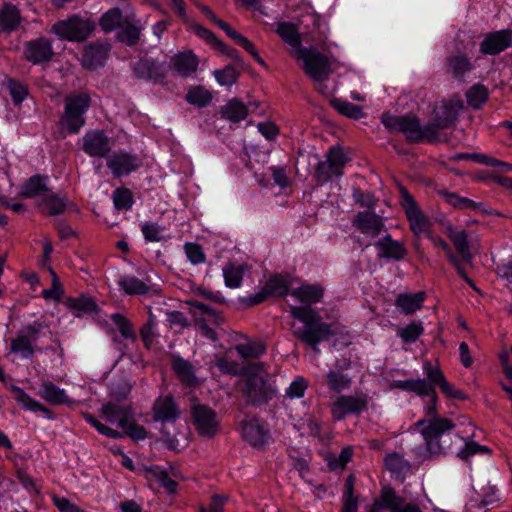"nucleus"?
Returning <instances> with one entry per match:
<instances>
[{"label": "nucleus", "instance_id": "1", "mask_svg": "<svg viewBox=\"0 0 512 512\" xmlns=\"http://www.w3.org/2000/svg\"><path fill=\"white\" fill-rule=\"evenodd\" d=\"M291 295L306 304V306H294L290 309L291 316L303 324L298 327L293 323L292 334L315 352H319V343L329 340L334 335L331 324L324 322L318 311L310 307L311 304L321 301L324 289L319 284H305L294 289Z\"/></svg>", "mask_w": 512, "mask_h": 512}, {"label": "nucleus", "instance_id": "2", "mask_svg": "<svg viewBox=\"0 0 512 512\" xmlns=\"http://www.w3.org/2000/svg\"><path fill=\"white\" fill-rule=\"evenodd\" d=\"M404 391L429 398L428 404L424 408L425 416L428 419H420L413 424L411 429L421 433L426 449L430 454L445 453V448L441 445L440 439L445 432L452 430L455 425L447 418L437 417L438 395L436 390L427 384L426 379H408L405 380Z\"/></svg>", "mask_w": 512, "mask_h": 512}, {"label": "nucleus", "instance_id": "3", "mask_svg": "<svg viewBox=\"0 0 512 512\" xmlns=\"http://www.w3.org/2000/svg\"><path fill=\"white\" fill-rule=\"evenodd\" d=\"M381 122L387 130L403 133L406 140L412 143H434L439 140L435 127L429 124L422 126L415 115L396 116L386 113L382 115Z\"/></svg>", "mask_w": 512, "mask_h": 512}, {"label": "nucleus", "instance_id": "4", "mask_svg": "<svg viewBox=\"0 0 512 512\" xmlns=\"http://www.w3.org/2000/svg\"><path fill=\"white\" fill-rule=\"evenodd\" d=\"M91 106L87 92H73L64 99V111L59 119V129L64 135L77 134L85 126V114Z\"/></svg>", "mask_w": 512, "mask_h": 512}, {"label": "nucleus", "instance_id": "5", "mask_svg": "<svg viewBox=\"0 0 512 512\" xmlns=\"http://www.w3.org/2000/svg\"><path fill=\"white\" fill-rule=\"evenodd\" d=\"M295 57L302 61V68L307 76L319 85L317 90L321 93H325L324 88H322V83L327 80L332 73L329 58L312 46L298 48V50L295 51Z\"/></svg>", "mask_w": 512, "mask_h": 512}, {"label": "nucleus", "instance_id": "6", "mask_svg": "<svg viewBox=\"0 0 512 512\" xmlns=\"http://www.w3.org/2000/svg\"><path fill=\"white\" fill-rule=\"evenodd\" d=\"M46 327L47 325L40 321H33L22 326L16 336L10 340V352L23 359L32 358L40 350L37 347V341L41 331Z\"/></svg>", "mask_w": 512, "mask_h": 512}, {"label": "nucleus", "instance_id": "7", "mask_svg": "<svg viewBox=\"0 0 512 512\" xmlns=\"http://www.w3.org/2000/svg\"><path fill=\"white\" fill-rule=\"evenodd\" d=\"M400 205L403 208L409 223V229L415 238H421L428 235L433 223L423 212L412 194H401Z\"/></svg>", "mask_w": 512, "mask_h": 512}, {"label": "nucleus", "instance_id": "8", "mask_svg": "<svg viewBox=\"0 0 512 512\" xmlns=\"http://www.w3.org/2000/svg\"><path fill=\"white\" fill-rule=\"evenodd\" d=\"M369 397L360 392L353 395H340L330 404L331 417L334 421H342L348 415H360L367 410Z\"/></svg>", "mask_w": 512, "mask_h": 512}, {"label": "nucleus", "instance_id": "9", "mask_svg": "<svg viewBox=\"0 0 512 512\" xmlns=\"http://www.w3.org/2000/svg\"><path fill=\"white\" fill-rule=\"evenodd\" d=\"M191 419L197 433L205 438H213L219 431L217 413L208 405L196 403L191 407Z\"/></svg>", "mask_w": 512, "mask_h": 512}, {"label": "nucleus", "instance_id": "10", "mask_svg": "<svg viewBox=\"0 0 512 512\" xmlns=\"http://www.w3.org/2000/svg\"><path fill=\"white\" fill-rule=\"evenodd\" d=\"M383 509H389L390 512H422L417 504L405 503V499L397 495L389 485L381 488L379 499L374 501L368 512H381Z\"/></svg>", "mask_w": 512, "mask_h": 512}, {"label": "nucleus", "instance_id": "11", "mask_svg": "<svg viewBox=\"0 0 512 512\" xmlns=\"http://www.w3.org/2000/svg\"><path fill=\"white\" fill-rule=\"evenodd\" d=\"M347 157L340 147H331L326 155V160L318 163L315 176L319 183H325L343 174V168Z\"/></svg>", "mask_w": 512, "mask_h": 512}, {"label": "nucleus", "instance_id": "12", "mask_svg": "<svg viewBox=\"0 0 512 512\" xmlns=\"http://www.w3.org/2000/svg\"><path fill=\"white\" fill-rule=\"evenodd\" d=\"M93 30V25L86 20L79 17H72L68 20H63L55 23L51 32L57 35L60 39L68 41H82L85 40Z\"/></svg>", "mask_w": 512, "mask_h": 512}, {"label": "nucleus", "instance_id": "13", "mask_svg": "<svg viewBox=\"0 0 512 512\" xmlns=\"http://www.w3.org/2000/svg\"><path fill=\"white\" fill-rule=\"evenodd\" d=\"M463 108V101L459 98H450L439 102L434 107L433 122L429 126L435 127L438 133L440 129L452 127Z\"/></svg>", "mask_w": 512, "mask_h": 512}, {"label": "nucleus", "instance_id": "14", "mask_svg": "<svg viewBox=\"0 0 512 512\" xmlns=\"http://www.w3.org/2000/svg\"><path fill=\"white\" fill-rule=\"evenodd\" d=\"M242 438L254 447L264 446L269 439L266 423L257 416L246 414L239 422Z\"/></svg>", "mask_w": 512, "mask_h": 512}, {"label": "nucleus", "instance_id": "15", "mask_svg": "<svg viewBox=\"0 0 512 512\" xmlns=\"http://www.w3.org/2000/svg\"><path fill=\"white\" fill-rule=\"evenodd\" d=\"M290 283L282 275L271 276L255 294L249 295L245 301L248 305L254 306L266 301L269 297H284L289 293Z\"/></svg>", "mask_w": 512, "mask_h": 512}, {"label": "nucleus", "instance_id": "16", "mask_svg": "<svg viewBox=\"0 0 512 512\" xmlns=\"http://www.w3.org/2000/svg\"><path fill=\"white\" fill-rule=\"evenodd\" d=\"M243 393L247 403L251 406H262L268 403L275 395L273 388L261 376H251L247 379Z\"/></svg>", "mask_w": 512, "mask_h": 512}, {"label": "nucleus", "instance_id": "17", "mask_svg": "<svg viewBox=\"0 0 512 512\" xmlns=\"http://www.w3.org/2000/svg\"><path fill=\"white\" fill-rule=\"evenodd\" d=\"M111 148V139L102 130H89L82 137V150L90 157H107Z\"/></svg>", "mask_w": 512, "mask_h": 512}, {"label": "nucleus", "instance_id": "18", "mask_svg": "<svg viewBox=\"0 0 512 512\" xmlns=\"http://www.w3.org/2000/svg\"><path fill=\"white\" fill-rule=\"evenodd\" d=\"M152 418L155 422L173 423L180 417V408L171 394L160 395L153 402Z\"/></svg>", "mask_w": 512, "mask_h": 512}, {"label": "nucleus", "instance_id": "19", "mask_svg": "<svg viewBox=\"0 0 512 512\" xmlns=\"http://www.w3.org/2000/svg\"><path fill=\"white\" fill-rule=\"evenodd\" d=\"M142 162L140 158L125 151H117L106 160V165L114 177H122L136 171Z\"/></svg>", "mask_w": 512, "mask_h": 512}, {"label": "nucleus", "instance_id": "20", "mask_svg": "<svg viewBox=\"0 0 512 512\" xmlns=\"http://www.w3.org/2000/svg\"><path fill=\"white\" fill-rule=\"evenodd\" d=\"M512 45V30L503 29L484 35L480 52L484 55H498Z\"/></svg>", "mask_w": 512, "mask_h": 512}, {"label": "nucleus", "instance_id": "21", "mask_svg": "<svg viewBox=\"0 0 512 512\" xmlns=\"http://www.w3.org/2000/svg\"><path fill=\"white\" fill-rule=\"evenodd\" d=\"M133 71L139 79L152 81L154 83L162 82L167 75L165 64L152 58L140 59L134 64Z\"/></svg>", "mask_w": 512, "mask_h": 512}, {"label": "nucleus", "instance_id": "22", "mask_svg": "<svg viewBox=\"0 0 512 512\" xmlns=\"http://www.w3.org/2000/svg\"><path fill=\"white\" fill-rule=\"evenodd\" d=\"M170 366L182 385L186 387H196L199 385L195 367L190 361L180 355L172 354L170 356Z\"/></svg>", "mask_w": 512, "mask_h": 512}, {"label": "nucleus", "instance_id": "23", "mask_svg": "<svg viewBox=\"0 0 512 512\" xmlns=\"http://www.w3.org/2000/svg\"><path fill=\"white\" fill-rule=\"evenodd\" d=\"M53 54L51 41L43 37L31 40L25 45V59L33 64L48 62Z\"/></svg>", "mask_w": 512, "mask_h": 512}, {"label": "nucleus", "instance_id": "24", "mask_svg": "<svg viewBox=\"0 0 512 512\" xmlns=\"http://www.w3.org/2000/svg\"><path fill=\"white\" fill-rule=\"evenodd\" d=\"M199 58L191 50L179 52L170 58L171 69L181 77L187 78L197 72Z\"/></svg>", "mask_w": 512, "mask_h": 512}, {"label": "nucleus", "instance_id": "25", "mask_svg": "<svg viewBox=\"0 0 512 512\" xmlns=\"http://www.w3.org/2000/svg\"><path fill=\"white\" fill-rule=\"evenodd\" d=\"M352 224L362 234L369 235L371 237L379 235L384 228L382 218L369 211L359 212L355 215L352 220Z\"/></svg>", "mask_w": 512, "mask_h": 512}, {"label": "nucleus", "instance_id": "26", "mask_svg": "<svg viewBox=\"0 0 512 512\" xmlns=\"http://www.w3.org/2000/svg\"><path fill=\"white\" fill-rule=\"evenodd\" d=\"M473 70L470 58L464 53L450 55L446 59L445 71L458 81H465V75Z\"/></svg>", "mask_w": 512, "mask_h": 512}, {"label": "nucleus", "instance_id": "27", "mask_svg": "<svg viewBox=\"0 0 512 512\" xmlns=\"http://www.w3.org/2000/svg\"><path fill=\"white\" fill-rule=\"evenodd\" d=\"M380 258L402 260L407 255V250L403 243L393 240L390 235H386L375 243Z\"/></svg>", "mask_w": 512, "mask_h": 512}, {"label": "nucleus", "instance_id": "28", "mask_svg": "<svg viewBox=\"0 0 512 512\" xmlns=\"http://www.w3.org/2000/svg\"><path fill=\"white\" fill-rule=\"evenodd\" d=\"M384 466L401 483L405 481L406 477L411 472V463L398 452L386 454Z\"/></svg>", "mask_w": 512, "mask_h": 512}, {"label": "nucleus", "instance_id": "29", "mask_svg": "<svg viewBox=\"0 0 512 512\" xmlns=\"http://www.w3.org/2000/svg\"><path fill=\"white\" fill-rule=\"evenodd\" d=\"M426 298L424 291L417 293H400L395 298V306L405 315L413 314L420 310Z\"/></svg>", "mask_w": 512, "mask_h": 512}, {"label": "nucleus", "instance_id": "30", "mask_svg": "<svg viewBox=\"0 0 512 512\" xmlns=\"http://www.w3.org/2000/svg\"><path fill=\"white\" fill-rule=\"evenodd\" d=\"M119 29L117 38L120 42L128 46L138 44L142 32V25L139 20L126 17Z\"/></svg>", "mask_w": 512, "mask_h": 512}, {"label": "nucleus", "instance_id": "31", "mask_svg": "<svg viewBox=\"0 0 512 512\" xmlns=\"http://www.w3.org/2000/svg\"><path fill=\"white\" fill-rule=\"evenodd\" d=\"M108 57V48L102 44H90L85 47L82 64L87 69H96L103 65Z\"/></svg>", "mask_w": 512, "mask_h": 512}, {"label": "nucleus", "instance_id": "32", "mask_svg": "<svg viewBox=\"0 0 512 512\" xmlns=\"http://www.w3.org/2000/svg\"><path fill=\"white\" fill-rule=\"evenodd\" d=\"M20 23L19 9L11 3H4L0 7V31L9 34L16 30Z\"/></svg>", "mask_w": 512, "mask_h": 512}, {"label": "nucleus", "instance_id": "33", "mask_svg": "<svg viewBox=\"0 0 512 512\" xmlns=\"http://www.w3.org/2000/svg\"><path fill=\"white\" fill-rule=\"evenodd\" d=\"M102 416L110 422H117L118 426H123L128 418H131L133 412L128 405H119L114 402H108L101 407Z\"/></svg>", "mask_w": 512, "mask_h": 512}, {"label": "nucleus", "instance_id": "34", "mask_svg": "<svg viewBox=\"0 0 512 512\" xmlns=\"http://www.w3.org/2000/svg\"><path fill=\"white\" fill-rule=\"evenodd\" d=\"M26 197H32L35 194H23ZM41 200L38 202L39 209L41 212L47 215H58L63 213L68 204L63 197H59L58 194H40Z\"/></svg>", "mask_w": 512, "mask_h": 512}, {"label": "nucleus", "instance_id": "35", "mask_svg": "<svg viewBox=\"0 0 512 512\" xmlns=\"http://www.w3.org/2000/svg\"><path fill=\"white\" fill-rule=\"evenodd\" d=\"M40 397L52 405L70 404L71 401L64 389L59 388L51 381H44L39 391Z\"/></svg>", "mask_w": 512, "mask_h": 512}, {"label": "nucleus", "instance_id": "36", "mask_svg": "<svg viewBox=\"0 0 512 512\" xmlns=\"http://www.w3.org/2000/svg\"><path fill=\"white\" fill-rule=\"evenodd\" d=\"M11 392L13 394V398L22 406L33 412H42L48 418H53L52 411L45 407L43 404L33 399L29 394H27L22 388L18 386H11Z\"/></svg>", "mask_w": 512, "mask_h": 512}, {"label": "nucleus", "instance_id": "37", "mask_svg": "<svg viewBox=\"0 0 512 512\" xmlns=\"http://www.w3.org/2000/svg\"><path fill=\"white\" fill-rule=\"evenodd\" d=\"M221 117L231 122H240L248 115L247 106L237 98L229 100L220 109Z\"/></svg>", "mask_w": 512, "mask_h": 512}, {"label": "nucleus", "instance_id": "38", "mask_svg": "<svg viewBox=\"0 0 512 512\" xmlns=\"http://www.w3.org/2000/svg\"><path fill=\"white\" fill-rule=\"evenodd\" d=\"M118 285L127 295H147L151 291V287L146 282L130 275L121 277Z\"/></svg>", "mask_w": 512, "mask_h": 512}, {"label": "nucleus", "instance_id": "39", "mask_svg": "<svg viewBox=\"0 0 512 512\" xmlns=\"http://www.w3.org/2000/svg\"><path fill=\"white\" fill-rule=\"evenodd\" d=\"M65 304L76 316L93 314L98 310L96 302L88 296L69 297L66 299Z\"/></svg>", "mask_w": 512, "mask_h": 512}, {"label": "nucleus", "instance_id": "40", "mask_svg": "<svg viewBox=\"0 0 512 512\" xmlns=\"http://www.w3.org/2000/svg\"><path fill=\"white\" fill-rule=\"evenodd\" d=\"M326 384L330 391L340 394L351 387L352 378L340 370H331L326 375Z\"/></svg>", "mask_w": 512, "mask_h": 512}, {"label": "nucleus", "instance_id": "41", "mask_svg": "<svg viewBox=\"0 0 512 512\" xmlns=\"http://www.w3.org/2000/svg\"><path fill=\"white\" fill-rule=\"evenodd\" d=\"M244 265L228 262L222 269L225 285L229 288H238L242 284Z\"/></svg>", "mask_w": 512, "mask_h": 512}, {"label": "nucleus", "instance_id": "42", "mask_svg": "<svg viewBox=\"0 0 512 512\" xmlns=\"http://www.w3.org/2000/svg\"><path fill=\"white\" fill-rule=\"evenodd\" d=\"M355 480L353 474L348 475L345 480L341 512H357L358 510V499L354 496Z\"/></svg>", "mask_w": 512, "mask_h": 512}, {"label": "nucleus", "instance_id": "43", "mask_svg": "<svg viewBox=\"0 0 512 512\" xmlns=\"http://www.w3.org/2000/svg\"><path fill=\"white\" fill-rule=\"evenodd\" d=\"M489 98V90L483 84L477 83L466 92V100L473 109H480Z\"/></svg>", "mask_w": 512, "mask_h": 512}, {"label": "nucleus", "instance_id": "44", "mask_svg": "<svg viewBox=\"0 0 512 512\" xmlns=\"http://www.w3.org/2000/svg\"><path fill=\"white\" fill-rule=\"evenodd\" d=\"M443 201L458 210L476 211L482 206L481 202L471 200L467 197H460L459 194H441Z\"/></svg>", "mask_w": 512, "mask_h": 512}, {"label": "nucleus", "instance_id": "45", "mask_svg": "<svg viewBox=\"0 0 512 512\" xmlns=\"http://www.w3.org/2000/svg\"><path fill=\"white\" fill-rule=\"evenodd\" d=\"M186 101L197 107H206L212 101L211 92L204 86L191 87L185 96Z\"/></svg>", "mask_w": 512, "mask_h": 512}, {"label": "nucleus", "instance_id": "46", "mask_svg": "<svg viewBox=\"0 0 512 512\" xmlns=\"http://www.w3.org/2000/svg\"><path fill=\"white\" fill-rule=\"evenodd\" d=\"M125 18L119 8H112L105 12L99 21V25L105 32H112L123 24Z\"/></svg>", "mask_w": 512, "mask_h": 512}, {"label": "nucleus", "instance_id": "47", "mask_svg": "<svg viewBox=\"0 0 512 512\" xmlns=\"http://www.w3.org/2000/svg\"><path fill=\"white\" fill-rule=\"evenodd\" d=\"M276 32L284 42H286L296 50H298V48H303L301 46V39L298 34V31L293 24L288 22L279 23Z\"/></svg>", "mask_w": 512, "mask_h": 512}, {"label": "nucleus", "instance_id": "48", "mask_svg": "<svg viewBox=\"0 0 512 512\" xmlns=\"http://www.w3.org/2000/svg\"><path fill=\"white\" fill-rule=\"evenodd\" d=\"M3 87L8 91L15 105L21 104L28 95L27 86L13 78H7L3 83Z\"/></svg>", "mask_w": 512, "mask_h": 512}, {"label": "nucleus", "instance_id": "49", "mask_svg": "<svg viewBox=\"0 0 512 512\" xmlns=\"http://www.w3.org/2000/svg\"><path fill=\"white\" fill-rule=\"evenodd\" d=\"M195 32L200 38L204 39L208 44L213 46L215 49L221 51L222 53L227 54L230 57H233L234 54L236 53L235 49L228 47L225 43L219 40L210 30L198 26L195 28Z\"/></svg>", "mask_w": 512, "mask_h": 512}, {"label": "nucleus", "instance_id": "50", "mask_svg": "<svg viewBox=\"0 0 512 512\" xmlns=\"http://www.w3.org/2000/svg\"><path fill=\"white\" fill-rule=\"evenodd\" d=\"M331 105L340 114L352 119H360L364 115L360 106L350 103L346 100L333 99L331 101Z\"/></svg>", "mask_w": 512, "mask_h": 512}, {"label": "nucleus", "instance_id": "51", "mask_svg": "<svg viewBox=\"0 0 512 512\" xmlns=\"http://www.w3.org/2000/svg\"><path fill=\"white\" fill-rule=\"evenodd\" d=\"M449 238L453 242L457 252L465 261L471 260L470 247L467 240V234L464 230L453 232L450 231Z\"/></svg>", "mask_w": 512, "mask_h": 512}, {"label": "nucleus", "instance_id": "52", "mask_svg": "<svg viewBox=\"0 0 512 512\" xmlns=\"http://www.w3.org/2000/svg\"><path fill=\"white\" fill-rule=\"evenodd\" d=\"M423 371L427 377V384L435 389L436 386L440 387L446 380L443 371L438 365L434 366L429 360L424 361Z\"/></svg>", "mask_w": 512, "mask_h": 512}, {"label": "nucleus", "instance_id": "53", "mask_svg": "<svg viewBox=\"0 0 512 512\" xmlns=\"http://www.w3.org/2000/svg\"><path fill=\"white\" fill-rule=\"evenodd\" d=\"M111 320L117 326L121 335L126 339H131L132 341L137 340V335L134 330L132 323L122 314L115 313L111 316Z\"/></svg>", "mask_w": 512, "mask_h": 512}, {"label": "nucleus", "instance_id": "54", "mask_svg": "<svg viewBox=\"0 0 512 512\" xmlns=\"http://www.w3.org/2000/svg\"><path fill=\"white\" fill-rule=\"evenodd\" d=\"M120 428L123 430V432H121L123 437L128 436L133 440H144L147 437L146 429L136 423V421L133 419V415L131 418H128L125 421V424L120 426Z\"/></svg>", "mask_w": 512, "mask_h": 512}, {"label": "nucleus", "instance_id": "55", "mask_svg": "<svg viewBox=\"0 0 512 512\" xmlns=\"http://www.w3.org/2000/svg\"><path fill=\"white\" fill-rule=\"evenodd\" d=\"M424 332L422 322H412L406 327L402 328L398 335L405 343L415 342Z\"/></svg>", "mask_w": 512, "mask_h": 512}, {"label": "nucleus", "instance_id": "56", "mask_svg": "<svg viewBox=\"0 0 512 512\" xmlns=\"http://www.w3.org/2000/svg\"><path fill=\"white\" fill-rule=\"evenodd\" d=\"M214 76L220 85L231 86L237 82L239 73L233 66L227 65L223 69L215 70Z\"/></svg>", "mask_w": 512, "mask_h": 512}, {"label": "nucleus", "instance_id": "57", "mask_svg": "<svg viewBox=\"0 0 512 512\" xmlns=\"http://www.w3.org/2000/svg\"><path fill=\"white\" fill-rule=\"evenodd\" d=\"M184 251L188 260L193 265L202 264L206 260L205 253L200 244L194 242H187L184 245Z\"/></svg>", "mask_w": 512, "mask_h": 512}, {"label": "nucleus", "instance_id": "58", "mask_svg": "<svg viewBox=\"0 0 512 512\" xmlns=\"http://www.w3.org/2000/svg\"><path fill=\"white\" fill-rule=\"evenodd\" d=\"M47 269L52 277V287L50 289L43 290L42 296L45 299L54 298L56 300H59L60 297L63 295L64 290H63L60 280H59L56 272L53 270V268L48 265Z\"/></svg>", "mask_w": 512, "mask_h": 512}, {"label": "nucleus", "instance_id": "59", "mask_svg": "<svg viewBox=\"0 0 512 512\" xmlns=\"http://www.w3.org/2000/svg\"><path fill=\"white\" fill-rule=\"evenodd\" d=\"M271 175L274 183L281 189H286L291 184V178L288 170L283 166H272L270 167Z\"/></svg>", "mask_w": 512, "mask_h": 512}, {"label": "nucleus", "instance_id": "60", "mask_svg": "<svg viewBox=\"0 0 512 512\" xmlns=\"http://www.w3.org/2000/svg\"><path fill=\"white\" fill-rule=\"evenodd\" d=\"M48 178L41 175H34L27 180L22 192H47L49 187L47 185Z\"/></svg>", "mask_w": 512, "mask_h": 512}, {"label": "nucleus", "instance_id": "61", "mask_svg": "<svg viewBox=\"0 0 512 512\" xmlns=\"http://www.w3.org/2000/svg\"><path fill=\"white\" fill-rule=\"evenodd\" d=\"M307 431L310 436L317 438L322 443L331 439V434L324 431L322 425L314 418L307 421Z\"/></svg>", "mask_w": 512, "mask_h": 512}, {"label": "nucleus", "instance_id": "62", "mask_svg": "<svg viewBox=\"0 0 512 512\" xmlns=\"http://www.w3.org/2000/svg\"><path fill=\"white\" fill-rule=\"evenodd\" d=\"M155 479L163 486L169 493H175L177 490V482L173 480L167 471L159 468L152 470Z\"/></svg>", "mask_w": 512, "mask_h": 512}, {"label": "nucleus", "instance_id": "63", "mask_svg": "<svg viewBox=\"0 0 512 512\" xmlns=\"http://www.w3.org/2000/svg\"><path fill=\"white\" fill-rule=\"evenodd\" d=\"M308 387V382L304 377H297L287 388L286 396L289 398H300Z\"/></svg>", "mask_w": 512, "mask_h": 512}, {"label": "nucleus", "instance_id": "64", "mask_svg": "<svg viewBox=\"0 0 512 512\" xmlns=\"http://www.w3.org/2000/svg\"><path fill=\"white\" fill-rule=\"evenodd\" d=\"M141 231L148 242H159L162 240L161 229L156 223L145 222L141 226Z\"/></svg>", "mask_w": 512, "mask_h": 512}]
</instances>
